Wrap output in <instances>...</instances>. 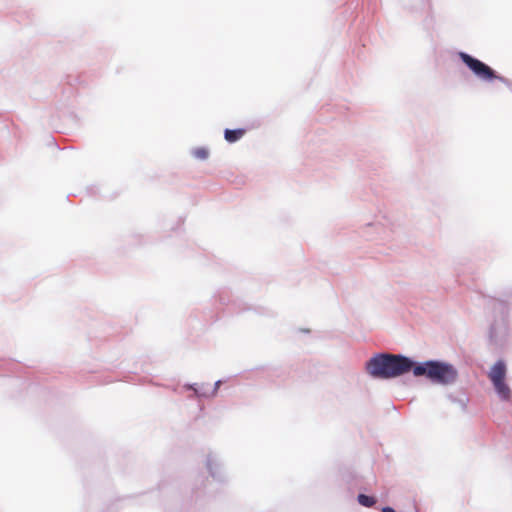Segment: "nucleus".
<instances>
[{
	"instance_id": "423d86ee",
	"label": "nucleus",
	"mask_w": 512,
	"mask_h": 512,
	"mask_svg": "<svg viewBox=\"0 0 512 512\" xmlns=\"http://www.w3.org/2000/svg\"><path fill=\"white\" fill-rule=\"evenodd\" d=\"M358 502L365 507H372L376 503L373 497L364 494L358 496Z\"/></svg>"
},
{
	"instance_id": "6e6552de",
	"label": "nucleus",
	"mask_w": 512,
	"mask_h": 512,
	"mask_svg": "<svg viewBox=\"0 0 512 512\" xmlns=\"http://www.w3.org/2000/svg\"><path fill=\"white\" fill-rule=\"evenodd\" d=\"M382 512H396V511L393 508H391V507H384L382 509Z\"/></svg>"
},
{
	"instance_id": "0eeeda50",
	"label": "nucleus",
	"mask_w": 512,
	"mask_h": 512,
	"mask_svg": "<svg viewBox=\"0 0 512 512\" xmlns=\"http://www.w3.org/2000/svg\"><path fill=\"white\" fill-rule=\"evenodd\" d=\"M193 155L197 158V159H200V160H205L208 158L209 156V152L206 148H197L193 151Z\"/></svg>"
},
{
	"instance_id": "f257e3e1",
	"label": "nucleus",
	"mask_w": 512,
	"mask_h": 512,
	"mask_svg": "<svg viewBox=\"0 0 512 512\" xmlns=\"http://www.w3.org/2000/svg\"><path fill=\"white\" fill-rule=\"evenodd\" d=\"M414 362L408 357L394 354H379L371 358L366 369L368 373L381 379L401 376L410 370L413 371Z\"/></svg>"
},
{
	"instance_id": "f03ea898",
	"label": "nucleus",
	"mask_w": 512,
	"mask_h": 512,
	"mask_svg": "<svg viewBox=\"0 0 512 512\" xmlns=\"http://www.w3.org/2000/svg\"><path fill=\"white\" fill-rule=\"evenodd\" d=\"M413 374L416 377L425 376L431 382L441 385L452 384L458 377V371L452 364L434 360L414 363Z\"/></svg>"
},
{
	"instance_id": "7ed1b4c3",
	"label": "nucleus",
	"mask_w": 512,
	"mask_h": 512,
	"mask_svg": "<svg viewBox=\"0 0 512 512\" xmlns=\"http://www.w3.org/2000/svg\"><path fill=\"white\" fill-rule=\"evenodd\" d=\"M459 57L479 79L483 81H493L495 79L502 82L505 81V79L502 76L497 75L491 67L471 55L460 52Z\"/></svg>"
},
{
	"instance_id": "39448f33",
	"label": "nucleus",
	"mask_w": 512,
	"mask_h": 512,
	"mask_svg": "<svg viewBox=\"0 0 512 512\" xmlns=\"http://www.w3.org/2000/svg\"><path fill=\"white\" fill-rule=\"evenodd\" d=\"M246 133V130L245 129H234V130H231V129H226L224 131V138L227 142L229 143H234L238 140H240Z\"/></svg>"
},
{
	"instance_id": "20e7f679",
	"label": "nucleus",
	"mask_w": 512,
	"mask_h": 512,
	"mask_svg": "<svg viewBox=\"0 0 512 512\" xmlns=\"http://www.w3.org/2000/svg\"><path fill=\"white\" fill-rule=\"evenodd\" d=\"M506 365L503 361H497L489 372V379L491 380L498 395L507 400L510 398V388L505 383Z\"/></svg>"
}]
</instances>
